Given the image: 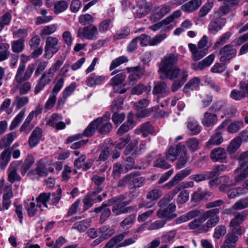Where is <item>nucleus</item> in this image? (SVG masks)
Wrapping results in <instances>:
<instances>
[{
	"label": "nucleus",
	"instance_id": "obj_25",
	"mask_svg": "<svg viewBox=\"0 0 248 248\" xmlns=\"http://www.w3.org/2000/svg\"><path fill=\"white\" fill-rule=\"evenodd\" d=\"M202 4V0H191L182 5L181 9L187 13L192 12L197 10Z\"/></svg>",
	"mask_w": 248,
	"mask_h": 248
},
{
	"label": "nucleus",
	"instance_id": "obj_44",
	"mask_svg": "<svg viewBox=\"0 0 248 248\" xmlns=\"http://www.w3.org/2000/svg\"><path fill=\"white\" fill-rule=\"evenodd\" d=\"M150 86H145L141 83H139L134 87L131 90V93L133 94L140 95L143 92L149 93L151 91Z\"/></svg>",
	"mask_w": 248,
	"mask_h": 248
},
{
	"label": "nucleus",
	"instance_id": "obj_1",
	"mask_svg": "<svg viewBox=\"0 0 248 248\" xmlns=\"http://www.w3.org/2000/svg\"><path fill=\"white\" fill-rule=\"evenodd\" d=\"M34 68V65L32 63L29 64L26 69V62L22 60L15 77V81L17 84H21L24 81L28 80L31 78Z\"/></svg>",
	"mask_w": 248,
	"mask_h": 248
},
{
	"label": "nucleus",
	"instance_id": "obj_36",
	"mask_svg": "<svg viewBox=\"0 0 248 248\" xmlns=\"http://www.w3.org/2000/svg\"><path fill=\"white\" fill-rule=\"evenodd\" d=\"M223 141L221 133H217L215 132V134L213 135L206 143V146L210 148L213 145H217L221 144Z\"/></svg>",
	"mask_w": 248,
	"mask_h": 248
},
{
	"label": "nucleus",
	"instance_id": "obj_59",
	"mask_svg": "<svg viewBox=\"0 0 248 248\" xmlns=\"http://www.w3.org/2000/svg\"><path fill=\"white\" fill-rule=\"evenodd\" d=\"M10 46L7 43H0V62L7 59L9 56Z\"/></svg>",
	"mask_w": 248,
	"mask_h": 248
},
{
	"label": "nucleus",
	"instance_id": "obj_2",
	"mask_svg": "<svg viewBox=\"0 0 248 248\" xmlns=\"http://www.w3.org/2000/svg\"><path fill=\"white\" fill-rule=\"evenodd\" d=\"M219 213L218 208H214L204 212L202 215L203 222L207 220L205 224L201 227L202 231L206 232L209 228H212L219 222L220 218L218 214Z\"/></svg>",
	"mask_w": 248,
	"mask_h": 248
},
{
	"label": "nucleus",
	"instance_id": "obj_54",
	"mask_svg": "<svg viewBox=\"0 0 248 248\" xmlns=\"http://www.w3.org/2000/svg\"><path fill=\"white\" fill-rule=\"evenodd\" d=\"M130 140L131 137L129 135H127L124 137L120 138L119 140L115 141L113 145L116 148L122 149L126 147L127 144Z\"/></svg>",
	"mask_w": 248,
	"mask_h": 248
},
{
	"label": "nucleus",
	"instance_id": "obj_35",
	"mask_svg": "<svg viewBox=\"0 0 248 248\" xmlns=\"http://www.w3.org/2000/svg\"><path fill=\"white\" fill-rule=\"evenodd\" d=\"M126 76L123 73H120L113 77L110 80V84L113 87L114 92H117L116 88L125 79Z\"/></svg>",
	"mask_w": 248,
	"mask_h": 248
},
{
	"label": "nucleus",
	"instance_id": "obj_34",
	"mask_svg": "<svg viewBox=\"0 0 248 248\" xmlns=\"http://www.w3.org/2000/svg\"><path fill=\"white\" fill-rule=\"evenodd\" d=\"M108 204H103L101 206L95 208L94 210L95 213H101L100 220L104 222L110 216L111 211L110 209L107 207Z\"/></svg>",
	"mask_w": 248,
	"mask_h": 248
},
{
	"label": "nucleus",
	"instance_id": "obj_12",
	"mask_svg": "<svg viewBox=\"0 0 248 248\" xmlns=\"http://www.w3.org/2000/svg\"><path fill=\"white\" fill-rule=\"evenodd\" d=\"M160 208L157 212V216L160 218L166 219H170L175 217L173 213L175 211L176 206L174 204L171 203L167 206H160Z\"/></svg>",
	"mask_w": 248,
	"mask_h": 248
},
{
	"label": "nucleus",
	"instance_id": "obj_17",
	"mask_svg": "<svg viewBox=\"0 0 248 248\" xmlns=\"http://www.w3.org/2000/svg\"><path fill=\"white\" fill-rule=\"evenodd\" d=\"M127 70L128 73H130L128 76V80L132 84L141 78L144 73V69L141 68L139 66L127 67Z\"/></svg>",
	"mask_w": 248,
	"mask_h": 248
},
{
	"label": "nucleus",
	"instance_id": "obj_20",
	"mask_svg": "<svg viewBox=\"0 0 248 248\" xmlns=\"http://www.w3.org/2000/svg\"><path fill=\"white\" fill-rule=\"evenodd\" d=\"M188 47L192 53V59L194 61L201 59L207 53V49L199 48L196 45L192 43L188 44Z\"/></svg>",
	"mask_w": 248,
	"mask_h": 248
},
{
	"label": "nucleus",
	"instance_id": "obj_45",
	"mask_svg": "<svg viewBox=\"0 0 248 248\" xmlns=\"http://www.w3.org/2000/svg\"><path fill=\"white\" fill-rule=\"evenodd\" d=\"M150 11V7L145 2L143 4H139L135 13L136 16L141 17L148 14Z\"/></svg>",
	"mask_w": 248,
	"mask_h": 248
},
{
	"label": "nucleus",
	"instance_id": "obj_52",
	"mask_svg": "<svg viewBox=\"0 0 248 248\" xmlns=\"http://www.w3.org/2000/svg\"><path fill=\"white\" fill-rule=\"evenodd\" d=\"M119 186H127L130 189L134 188L133 186V174H130L125 176L121 179L118 184Z\"/></svg>",
	"mask_w": 248,
	"mask_h": 248
},
{
	"label": "nucleus",
	"instance_id": "obj_18",
	"mask_svg": "<svg viewBox=\"0 0 248 248\" xmlns=\"http://www.w3.org/2000/svg\"><path fill=\"white\" fill-rule=\"evenodd\" d=\"M19 161H15L11 163L8 169V180L11 183L16 181L20 180V177L17 174L16 170L18 166L20 165Z\"/></svg>",
	"mask_w": 248,
	"mask_h": 248
},
{
	"label": "nucleus",
	"instance_id": "obj_11",
	"mask_svg": "<svg viewBox=\"0 0 248 248\" xmlns=\"http://www.w3.org/2000/svg\"><path fill=\"white\" fill-rule=\"evenodd\" d=\"M96 121L95 120L92 122L87 128L84 130L82 134H77L69 137L67 140L68 142H71L77 140L81 138L83 136L85 137H91L94 133L95 130L98 128V125L96 124Z\"/></svg>",
	"mask_w": 248,
	"mask_h": 248
},
{
	"label": "nucleus",
	"instance_id": "obj_32",
	"mask_svg": "<svg viewBox=\"0 0 248 248\" xmlns=\"http://www.w3.org/2000/svg\"><path fill=\"white\" fill-rule=\"evenodd\" d=\"M237 160L240 167L235 170L234 174L235 175L241 171L242 167L248 165V151L240 154L237 157Z\"/></svg>",
	"mask_w": 248,
	"mask_h": 248
},
{
	"label": "nucleus",
	"instance_id": "obj_57",
	"mask_svg": "<svg viewBox=\"0 0 248 248\" xmlns=\"http://www.w3.org/2000/svg\"><path fill=\"white\" fill-rule=\"evenodd\" d=\"M232 35L231 32H226L222 34V35L219 38L214 45L213 48L214 49H216L219 47L220 46L223 45L224 44L226 43Z\"/></svg>",
	"mask_w": 248,
	"mask_h": 248
},
{
	"label": "nucleus",
	"instance_id": "obj_48",
	"mask_svg": "<svg viewBox=\"0 0 248 248\" xmlns=\"http://www.w3.org/2000/svg\"><path fill=\"white\" fill-rule=\"evenodd\" d=\"M91 220L86 219L74 224L72 228L77 229L79 232L85 231L90 226Z\"/></svg>",
	"mask_w": 248,
	"mask_h": 248
},
{
	"label": "nucleus",
	"instance_id": "obj_5",
	"mask_svg": "<svg viewBox=\"0 0 248 248\" xmlns=\"http://www.w3.org/2000/svg\"><path fill=\"white\" fill-rule=\"evenodd\" d=\"M99 34L97 28L93 25L79 28L78 30L77 36L80 38H86L93 40L97 38Z\"/></svg>",
	"mask_w": 248,
	"mask_h": 248
},
{
	"label": "nucleus",
	"instance_id": "obj_23",
	"mask_svg": "<svg viewBox=\"0 0 248 248\" xmlns=\"http://www.w3.org/2000/svg\"><path fill=\"white\" fill-rule=\"evenodd\" d=\"M226 151L221 147H217L213 149L210 154V157L214 162L220 161L223 162L227 157Z\"/></svg>",
	"mask_w": 248,
	"mask_h": 248
},
{
	"label": "nucleus",
	"instance_id": "obj_64",
	"mask_svg": "<svg viewBox=\"0 0 248 248\" xmlns=\"http://www.w3.org/2000/svg\"><path fill=\"white\" fill-rule=\"evenodd\" d=\"M68 4L65 0H60L54 4V12L59 14L65 11L68 7Z\"/></svg>",
	"mask_w": 248,
	"mask_h": 248
},
{
	"label": "nucleus",
	"instance_id": "obj_42",
	"mask_svg": "<svg viewBox=\"0 0 248 248\" xmlns=\"http://www.w3.org/2000/svg\"><path fill=\"white\" fill-rule=\"evenodd\" d=\"M187 127L192 135H197L201 131V127L198 122L194 120H189L187 124Z\"/></svg>",
	"mask_w": 248,
	"mask_h": 248
},
{
	"label": "nucleus",
	"instance_id": "obj_49",
	"mask_svg": "<svg viewBox=\"0 0 248 248\" xmlns=\"http://www.w3.org/2000/svg\"><path fill=\"white\" fill-rule=\"evenodd\" d=\"M24 39H19L14 41L11 45L12 51L17 53L22 51L24 48Z\"/></svg>",
	"mask_w": 248,
	"mask_h": 248
},
{
	"label": "nucleus",
	"instance_id": "obj_41",
	"mask_svg": "<svg viewBox=\"0 0 248 248\" xmlns=\"http://www.w3.org/2000/svg\"><path fill=\"white\" fill-rule=\"evenodd\" d=\"M129 203L130 202L124 201L122 203H116L112 208V213L116 216L126 213L124 206Z\"/></svg>",
	"mask_w": 248,
	"mask_h": 248
},
{
	"label": "nucleus",
	"instance_id": "obj_9",
	"mask_svg": "<svg viewBox=\"0 0 248 248\" xmlns=\"http://www.w3.org/2000/svg\"><path fill=\"white\" fill-rule=\"evenodd\" d=\"M178 56L176 54L170 53L166 55L162 59L159 65V71L161 72L173 67L178 62Z\"/></svg>",
	"mask_w": 248,
	"mask_h": 248
},
{
	"label": "nucleus",
	"instance_id": "obj_6",
	"mask_svg": "<svg viewBox=\"0 0 248 248\" xmlns=\"http://www.w3.org/2000/svg\"><path fill=\"white\" fill-rule=\"evenodd\" d=\"M59 40L56 37L49 36L46 42L44 56L47 59L51 58L59 50Z\"/></svg>",
	"mask_w": 248,
	"mask_h": 248
},
{
	"label": "nucleus",
	"instance_id": "obj_58",
	"mask_svg": "<svg viewBox=\"0 0 248 248\" xmlns=\"http://www.w3.org/2000/svg\"><path fill=\"white\" fill-rule=\"evenodd\" d=\"M139 140L137 139L132 140L130 143L129 142L124 151L125 155H128L130 154H132L133 155H135L134 153L135 151L137 150L136 147L137 146Z\"/></svg>",
	"mask_w": 248,
	"mask_h": 248
},
{
	"label": "nucleus",
	"instance_id": "obj_55",
	"mask_svg": "<svg viewBox=\"0 0 248 248\" xmlns=\"http://www.w3.org/2000/svg\"><path fill=\"white\" fill-rule=\"evenodd\" d=\"M214 6V2L208 0L207 2L202 7L199 12V16L201 17L205 16L212 9Z\"/></svg>",
	"mask_w": 248,
	"mask_h": 248
},
{
	"label": "nucleus",
	"instance_id": "obj_26",
	"mask_svg": "<svg viewBox=\"0 0 248 248\" xmlns=\"http://www.w3.org/2000/svg\"><path fill=\"white\" fill-rule=\"evenodd\" d=\"M188 77L187 71L183 70L180 75V79L174 81L171 86V90L172 92H176L185 82Z\"/></svg>",
	"mask_w": 248,
	"mask_h": 248
},
{
	"label": "nucleus",
	"instance_id": "obj_7",
	"mask_svg": "<svg viewBox=\"0 0 248 248\" xmlns=\"http://www.w3.org/2000/svg\"><path fill=\"white\" fill-rule=\"evenodd\" d=\"M110 114L106 113L103 117L95 119L98 125V130L102 134H107L112 129V125L109 122Z\"/></svg>",
	"mask_w": 248,
	"mask_h": 248
},
{
	"label": "nucleus",
	"instance_id": "obj_50",
	"mask_svg": "<svg viewBox=\"0 0 248 248\" xmlns=\"http://www.w3.org/2000/svg\"><path fill=\"white\" fill-rule=\"evenodd\" d=\"M12 20V15L10 12H7L0 16V32L5 26L9 25Z\"/></svg>",
	"mask_w": 248,
	"mask_h": 248
},
{
	"label": "nucleus",
	"instance_id": "obj_15",
	"mask_svg": "<svg viewBox=\"0 0 248 248\" xmlns=\"http://www.w3.org/2000/svg\"><path fill=\"white\" fill-rule=\"evenodd\" d=\"M237 51L233 48L232 45L228 44L224 46L220 50L221 55L220 61L225 62L233 58L236 54Z\"/></svg>",
	"mask_w": 248,
	"mask_h": 248
},
{
	"label": "nucleus",
	"instance_id": "obj_10",
	"mask_svg": "<svg viewBox=\"0 0 248 248\" xmlns=\"http://www.w3.org/2000/svg\"><path fill=\"white\" fill-rule=\"evenodd\" d=\"M226 23L225 17L217 16L214 14V18L210 22L208 29L209 31L215 34L224 27Z\"/></svg>",
	"mask_w": 248,
	"mask_h": 248
},
{
	"label": "nucleus",
	"instance_id": "obj_61",
	"mask_svg": "<svg viewBox=\"0 0 248 248\" xmlns=\"http://www.w3.org/2000/svg\"><path fill=\"white\" fill-rule=\"evenodd\" d=\"M99 232L102 234L101 236L103 237L105 240L113 234L115 232V230L108 226H105L100 228L99 229Z\"/></svg>",
	"mask_w": 248,
	"mask_h": 248
},
{
	"label": "nucleus",
	"instance_id": "obj_8",
	"mask_svg": "<svg viewBox=\"0 0 248 248\" xmlns=\"http://www.w3.org/2000/svg\"><path fill=\"white\" fill-rule=\"evenodd\" d=\"M245 220L243 213H237L230 223V230L235 231L237 235L241 236L244 232V230L240 225Z\"/></svg>",
	"mask_w": 248,
	"mask_h": 248
},
{
	"label": "nucleus",
	"instance_id": "obj_21",
	"mask_svg": "<svg viewBox=\"0 0 248 248\" xmlns=\"http://www.w3.org/2000/svg\"><path fill=\"white\" fill-rule=\"evenodd\" d=\"M215 56L214 54H211L204 59L198 63H193L191 67L194 70H202L205 67L210 66L214 61Z\"/></svg>",
	"mask_w": 248,
	"mask_h": 248
},
{
	"label": "nucleus",
	"instance_id": "obj_40",
	"mask_svg": "<svg viewBox=\"0 0 248 248\" xmlns=\"http://www.w3.org/2000/svg\"><path fill=\"white\" fill-rule=\"evenodd\" d=\"M227 196L229 198L233 199L237 196L247 193L246 188L243 187H235L227 189Z\"/></svg>",
	"mask_w": 248,
	"mask_h": 248
},
{
	"label": "nucleus",
	"instance_id": "obj_37",
	"mask_svg": "<svg viewBox=\"0 0 248 248\" xmlns=\"http://www.w3.org/2000/svg\"><path fill=\"white\" fill-rule=\"evenodd\" d=\"M180 190L179 187H175L172 191L169 193L166 196H165L160 201V206H167L169 204V203L171 201L175 195Z\"/></svg>",
	"mask_w": 248,
	"mask_h": 248
},
{
	"label": "nucleus",
	"instance_id": "obj_4",
	"mask_svg": "<svg viewBox=\"0 0 248 248\" xmlns=\"http://www.w3.org/2000/svg\"><path fill=\"white\" fill-rule=\"evenodd\" d=\"M150 101L146 98L141 99L134 103V106L137 111V115L140 117H145L149 116L151 113L156 111L158 106L145 108L149 105Z\"/></svg>",
	"mask_w": 248,
	"mask_h": 248
},
{
	"label": "nucleus",
	"instance_id": "obj_33",
	"mask_svg": "<svg viewBox=\"0 0 248 248\" xmlns=\"http://www.w3.org/2000/svg\"><path fill=\"white\" fill-rule=\"evenodd\" d=\"M201 80L199 78L194 77L191 79L185 86L183 91L187 93L190 91L197 89L200 86Z\"/></svg>",
	"mask_w": 248,
	"mask_h": 248
},
{
	"label": "nucleus",
	"instance_id": "obj_16",
	"mask_svg": "<svg viewBox=\"0 0 248 248\" xmlns=\"http://www.w3.org/2000/svg\"><path fill=\"white\" fill-rule=\"evenodd\" d=\"M53 77L54 76L47 71L44 73L38 80L35 87V94H38L40 92L43 90L46 85L49 84V83L52 81Z\"/></svg>",
	"mask_w": 248,
	"mask_h": 248
},
{
	"label": "nucleus",
	"instance_id": "obj_60",
	"mask_svg": "<svg viewBox=\"0 0 248 248\" xmlns=\"http://www.w3.org/2000/svg\"><path fill=\"white\" fill-rule=\"evenodd\" d=\"M243 126V123L241 121H235L230 124L228 127V132L230 133L238 132Z\"/></svg>",
	"mask_w": 248,
	"mask_h": 248
},
{
	"label": "nucleus",
	"instance_id": "obj_38",
	"mask_svg": "<svg viewBox=\"0 0 248 248\" xmlns=\"http://www.w3.org/2000/svg\"><path fill=\"white\" fill-rule=\"evenodd\" d=\"M136 215L131 214L126 217L120 223V226L124 230H127L131 228L135 221Z\"/></svg>",
	"mask_w": 248,
	"mask_h": 248
},
{
	"label": "nucleus",
	"instance_id": "obj_30",
	"mask_svg": "<svg viewBox=\"0 0 248 248\" xmlns=\"http://www.w3.org/2000/svg\"><path fill=\"white\" fill-rule=\"evenodd\" d=\"M106 79V77L103 76H90L86 80V85L93 87L102 84Z\"/></svg>",
	"mask_w": 248,
	"mask_h": 248
},
{
	"label": "nucleus",
	"instance_id": "obj_28",
	"mask_svg": "<svg viewBox=\"0 0 248 248\" xmlns=\"http://www.w3.org/2000/svg\"><path fill=\"white\" fill-rule=\"evenodd\" d=\"M183 69H180L177 66L170 68L166 70L162 71L161 72L165 74L166 77L170 80L175 79H180V75Z\"/></svg>",
	"mask_w": 248,
	"mask_h": 248
},
{
	"label": "nucleus",
	"instance_id": "obj_14",
	"mask_svg": "<svg viewBox=\"0 0 248 248\" xmlns=\"http://www.w3.org/2000/svg\"><path fill=\"white\" fill-rule=\"evenodd\" d=\"M191 170L189 168H186L181 170L180 172L176 173L170 181L164 185L162 187L168 189L171 188L188 176L191 173Z\"/></svg>",
	"mask_w": 248,
	"mask_h": 248
},
{
	"label": "nucleus",
	"instance_id": "obj_19",
	"mask_svg": "<svg viewBox=\"0 0 248 248\" xmlns=\"http://www.w3.org/2000/svg\"><path fill=\"white\" fill-rule=\"evenodd\" d=\"M217 116L216 114L205 112L203 114L202 124L206 127H213L217 123Z\"/></svg>",
	"mask_w": 248,
	"mask_h": 248
},
{
	"label": "nucleus",
	"instance_id": "obj_51",
	"mask_svg": "<svg viewBox=\"0 0 248 248\" xmlns=\"http://www.w3.org/2000/svg\"><path fill=\"white\" fill-rule=\"evenodd\" d=\"M29 102L28 97L25 96L17 95L14 101V105L18 109H21L23 107L27 105Z\"/></svg>",
	"mask_w": 248,
	"mask_h": 248
},
{
	"label": "nucleus",
	"instance_id": "obj_24",
	"mask_svg": "<svg viewBox=\"0 0 248 248\" xmlns=\"http://www.w3.org/2000/svg\"><path fill=\"white\" fill-rule=\"evenodd\" d=\"M42 136V130L39 127H36L31 133L29 139V144L30 147L33 148L40 142Z\"/></svg>",
	"mask_w": 248,
	"mask_h": 248
},
{
	"label": "nucleus",
	"instance_id": "obj_53",
	"mask_svg": "<svg viewBox=\"0 0 248 248\" xmlns=\"http://www.w3.org/2000/svg\"><path fill=\"white\" fill-rule=\"evenodd\" d=\"M199 140L195 138H189L186 141V144L189 150L194 152L199 148Z\"/></svg>",
	"mask_w": 248,
	"mask_h": 248
},
{
	"label": "nucleus",
	"instance_id": "obj_29",
	"mask_svg": "<svg viewBox=\"0 0 248 248\" xmlns=\"http://www.w3.org/2000/svg\"><path fill=\"white\" fill-rule=\"evenodd\" d=\"M242 140L240 137H236L232 140L228 145L226 151L229 155L234 154L240 147Z\"/></svg>",
	"mask_w": 248,
	"mask_h": 248
},
{
	"label": "nucleus",
	"instance_id": "obj_56",
	"mask_svg": "<svg viewBox=\"0 0 248 248\" xmlns=\"http://www.w3.org/2000/svg\"><path fill=\"white\" fill-rule=\"evenodd\" d=\"M179 158L177 161L176 167L177 169H181L184 167L187 160V153L186 148L181 152L178 156Z\"/></svg>",
	"mask_w": 248,
	"mask_h": 248
},
{
	"label": "nucleus",
	"instance_id": "obj_22",
	"mask_svg": "<svg viewBox=\"0 0 248 248\" xmlns=\"http://www.w3.org/2000/svg\"><path fill=\"white\" fill-rule=\"evenodd\" d=\"M185 145L178 144L176 148L170 147L166 154V157L168 160L174 161L185 148Z\"/></svg>",
	"mask_w": 248,
	"mask_h": 248
},
{
	"label": "nucleus",
	"instance_id": "obj_43",
	"mask_svg": "<svg viewBox=\"0 0 248 248\" xmlns=\"http://www.w3.org/2000/svg\"><path fill=\"white\" fill-rule=\"evenodd\" d=\"M16 137V133L12 132L7 134L0 141V148L3 149L9 146Z\"/></svg>",
	"mask_w": 248,
	"mask_h": 248
},
{
	"label": "nucleus",
	"instance_id": "obj_63",
	"mask_svg": "<svg viewBox=\"0 0 248 248\" xmlns=\"http://www.w3.org/2000/svg\"><path fill=\"white\" fill-rule=\"evenodd\" d=\"M32 119L28 116L25 119V121L20 128V131L22 133L28 134L32 129L33 126L31 124Z\"/></svg>",
	"mask_w": 248,
	"mask_h": 248
},
{
	"label": "nucleus",
	"instance_id": "obj_39",
	"mask_svg": "<svg viewBox=\"0 0 248 248\" xmlns=\"http://www.w3.org/2000/svg\"><path fill=\"white\" fill-rule=\"evenodd\" d=\"M11 150L7 149L3 151L0 156V167L4 169L11 158Z\"/></svg>",
	"mask_w": 248,
	"mask_h": 248
},
{
	"label": "nucleus",
	"instance_id": "obj_13",
	"mask_svg": "<svg viewBox=\"0 0 248 248\" xmlns=\"http://www.w3.org/2000/svg\"><path fill=\"white\" fill-rule=\"evenodd\" d=\"M62 117L58 113H53L49 118L46 119V124L55 128L57 130L63 129L65 124L62 122Z\"/></svg>",
	"mask_w": 248,
	"mask_h": 248
},
{
	"label": "nucleus",
	"instance_id": "obj_3",
	"mask_svg": "<svg viewBox=\"0 0 248 248\" xmlns=\"http://www.w3.org/2000/svg\"><path fill=\"white\" fill-rule=\"evenodd\" d=\"M62 190L58 189L55 193L43 192L40 193L36 198L37 202V207L41 208L40 204H42L44 207L47 208V202L49 201L51 204H56L58 203L61 198Z\"/></svg>",
	"mask_w": 248,
	"mask_h": 248
},
{
	"label": "nucleus",
	"instance_id": "obj_31",
	"mask_svg": "<svg viewBox=\"0 0 248 248\" xmlns=\"http://www.w3.org/2000/svg\"><path fill=\"white\" fill-rule=\"evenodd\" d=\"M169 92V89L165 82H159L156 83L153 89V93L154 94H160L161 95H167Z\"/></svg>",
	"mask_w": 248,
	"mask_h": 248
},
{
	"label": "nucleus",
	"instance_id": "obj_27",
	"mask_svg": "<svg viewBox=\"0 0 248 248\" xmlns=\"http://www.w3.org/2000/svg\"><path fill=\"white\" fill-rule=\"evenodd\" d=\"M200 214V212L198 210H193L189 211L186 214H184L176 219L177 224H181L187 221L192 218L198 217Z\"/></svg>",
	"mask_w": 248,
	"mask_h": 248
},
{
	"label": "nucleus",
	"instance_id": "obj_46",
	"mask_svg": "<svg viewBox=\"0 0 248 248\" xmlns=\"http://www.w3.org/2000/svg\"><path fill=\"white\" fill-rule=\"evenodd\" d=\"M25 115V111L24 109L21 110L15 117L11 122L9 129L12 130L16 128L19 124L22 122Z\"/></svg>",
	"mask_w": 248,
	"mask_h": 248
},
{
	"label": "nucleus",
	"instance_id": "obj_62",
	"mask_svg": "<svg viewBox=\"0 0 248 248\" xmlns=\"http://www.w3.org/2000/svg\"><path fill=\"white\" fill-rule=\"evenodd\" d=\"M247 207H248V197L240 199L232 205V209L235 210H242Z\"/></svg>",
	"mask_w": 248,
	"mask_h": 248
},
{
	"label": "nucleus",
	"instance_id": "obj_47",
	"mask_svg": "<svg viewBox=\"0 0 248 248\" xmlns=\"http://www.w3.org/2000/svg\"><path fill=\"white\" fill-rule=\"evenodd\" d=\"M124 233H121L113 237L103 248H113L118 243L124 238Z\"/></svg>",
	"mask_w": 248,
	"mask_h": 248
}]
</instances>
